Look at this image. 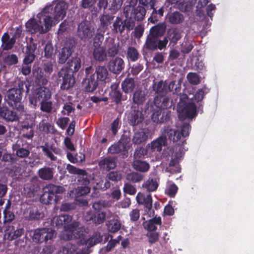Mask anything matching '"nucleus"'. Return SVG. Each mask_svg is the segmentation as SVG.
<instances>
[{
  "label": "nucleus",
  "mask_w": 254,
  "mask_h": 254,
  "mask_svg": "<svg viewBox=\"0 0 254 254\" xmlns=\"http://www.w3.org/2000/svg\"><path fill=\"white\" fill-rule=\"evenodd\" d=\"M164 95L156 96L154 99H149L145 106V112H150L154 111V107L155 106L158 109H161L162 101Z\"/></svg>",
  "instance_id": "a878e982"
},
{
  "label": "nucleus",
  "mask_w": 254,
  "mask_h": 254,
  "mask_svg": "<svg viewBox=\"0 0 254 254\" xmlns=\"http://www.w3.org/2000/svg\"><path fill=\"white\" fill-rule=\"evenodd\" d=\"M168 90L174 94H178L181 90V83L180 80L177 82L172 81L168 86ZM176 98L178 95H175ZM179 102L177 104V111L178 117L180 120L184 121L186 119H192L196 115V106L193 103L189 101L188 96L186 94H180Z\"/></svg>",
  "instance_id": "f03ea898"
},
{
  "label": "nucleus",
  "mask_w": 254,
  "mask_h": 254,
  "mask_svg": "<svg viewBox=\"0 0 254 254\" xmlns=\"http://www.w3.org/2000/svg\"><path fill=\"white\" fill-rule=\"evenodd\" d=\"M51 97V92L48 88L39 87L37 88L34 92L29 96L30 103L36 105L38 103H41L46 100H49Z\"/></svg>",
  "instance_id": "39448f33"
},
{
  "label": "nucleus",
  "mask_w": 254,
  "mask_h": 254,
  "mask_svg": "<svg viewBox=\"0 0 254 254\" xmlns=\"http://www.w3.org/2000/svg\"><path fill=\"white\" fill-rule=\"evenodd\" d=\"M153 90L159 95H165L168 91V85L166 82L161 80L153 83Z\"/></svg>",
  "instance_id": "4c0bfd02"
},
{
  "label": "nucleus",
  "mask_w": 254,
  "mask_h": 254,
  "mask_svg": "<svg viewBox=\"0 0 254 254\" xmlns=\"http://www.w3.org/2000/svg\"><path fill=\"white\" fill-rule=\"evenodd\" d=\"M168 20L169 22L172 24H178L183 22L184 20V17L179 12L175 11L169 15Z\"/></svg>",
  "instance_id": "09e8293b"
},
{
  "label": "nucleus",
  "mask_w": 254,
  "mask_h": 254,
  "mask_svg": "<svg viewBox=\"0 0 254 254\" xmlns=\"http://www.w3.org/2000/svg\"><path fill=\"white\" fill-rule=\"evenodd\" d=\"M106 212L102 211L89 210L84 215V219L87 222H91L96 225L102 224L106 220Z\"/></svg>",
  "instance_id": "9b49d317"
},
{
  "label": "nucleus",
  "mask_w": 254,
  "mask_h": 254,
  "mask_svg": "<svg viewBox=\"0 0 254 254\" xmlns=\"http://www.w3.org/2000/svg\"><path fill=\"white\" fill-rule=\"evenodd\" d=\"M173 98H174L175 101H174L173 99H171L168 96H163L161 109L163 110L167 108H171L172 107H173L174 108L177 102V98L175 95H174Z\"/></svg>",
  "instance_id": "3c124183"
},
{
  "label": "nucleus",
  "mask_w": 254,
  "mask_h": 254,
  "mask_svg": "<svg viewBox=\"0 0 254 254\" xmlns=\"http://www.w3.org/2000/svg\"><path fill=\"white\" fill-rule=\"evenodd\" d=\"M82 85L85 91L93 92L98 86V81L95 79V74H92L83 80Z\"/></svg>",
  "instance_id": "b1692460"
},
{
  "label": "nucleus",
  "mask_w": 254,
  "mask_h": 254,
  "mask_svg": "<svg viewBox=\"0 0 254 254\" xmlns=\"http://www.w3.org/2000/svg\"><path fill=\"white\" fill-rule=\"evenodd\" d=\"M33 80L37 86H45L48 83V77L44 74L42 68L36 67L32 70Z\"/></svg>",
  "instance_id": "a211bd4d"
},
{
  "label": "nucleus",
  "mask_w": 254,
  "mask_h": 254,
  "mask_svg": "<svg viewBox=\"0 0 254 254\" xmlns=\"http://www.w3.org/2000/svg\"><path fill=\"white\" fill-rule=\"evenodd\" d=\"M65 191V188L61 186H57L53 184L46 185L42 189V193L40 195V202L45 205L57 204L60 199L59 194Z\"/></svg>",
  "instance_id": "7ed1b4c3"
},
{
  "label": "nucleus",
  "mask_w": 254,
  "mask_h": 254,
  "mask_svg": "<svg viewBox=\"0 0 254 254\" xmlns=\"http://www.w3.org/2000/svg\"><path fill=\"white\" fill-rule=\"evenodd\" d=\"M124 21L122 18L117 17L114 22L112 28V30L114 33H120L121 34L125 31Z\"/></svg>",
  "instance_id": "de8ad7c7"
},
{
  "label": "nucleus",
  "mask_w": 254,
  "mask_h": 254,
  "mask_svg": "<svg viewBox=\"0 0 254 254\" xmlns=\"http://www.w3.org/2000/svg\"><path fill=\"white\" fill-rule=\"evenodd\" d=\"M93 33L90 24L87 22L82 21L78 25L77 34L80 39L86 40L91 39Z\"/></svg>",
  "instance_id": "f8f14e48"
},
{
  "label": "nucleus",
  "mask_w": 254,
  "mask_h": 254,
  "mask_svg": "<svg viewBox=\"0 0 254 254\" xmlns=\"http://www.w3.org/2000/svg\"><path fill=\"white\" fill-rule=\"evenodd\" d=\"M26 28L29 32L32 34L39 33L43 34L44 33V26L42 23V21L39 19L36 20L35 19H29L25 24Z\"/></svg>",
  "instance_id": "6ab92c4d"
},
{
  "label": "nucleus",
  "mask_w": 254,
  "mask_h": 254,
  "mask_svg": "<svg viewBox=\"0 0 254 254\" xmlns=\"http://www.w3.org/2000/svg\"><path fill=\"white\" fill-rule=\"evenodd\" d=\"M122 88L126 93L132 92L135 87L134 80L132 78H126L122 83Z\"/></svg>",
  "instance_id": "c03bdc74"
},
{
  "label": "nucleus",
  "mask_w": 254,
  "mask_h": 254,
  "mask_svg": "<svg viewBox=\"0 0 254 254\" xmlns=\"http://www.w3.org/2000/svg\"><path fill=\"white\" fill-rule=\"evenodd\" d=\"M106 225L108 231L113 233L117 232L121 227V222L117 219H113L109 221Z\"/></svg>",
  "instance_id": "49530a36"
},
{
  "label": "nucleus",
  "mask_w": 254,
  "mask_h": 254,
  "mask_svg": "<svg viewBox=\"0 0 254 254\" xmlns=\"http://www.w3.org/2000/svg\"><path fill=\"white\" fill-rule=\"evenodd\" d=\"M146 100L145 94L144 91L140 89L136 90L133 94L132 100L133 103L137 105H142Z\"/></svg>",
  "instance_id": "37998d69"
},
{
  "label": "nucleus",
  "mask_w": 254,
  "mask_h": 254,
  "mask_svg": "<svg viewBox=\"0 0 254 254\" xmlns=\"http://www.w3.org/2000/svg\"><path fill=\"white\" fill-rule=\"evenodd\" d=\"M181 38V35L179 30L176 28H171L168 30L166 36L164 38L167 40V43L169 40L171 43L176 44Z\"/></svg>",
  "instance_id": "cd10ccee"
},
{
  "label": "nucleus",
  "mask_w": 254,
  "mask_h": 254,
  "mask_svg": "<svg viewBox=\"0 0 254 254\" xmlns=\"http://www.w3.org/2000/svg\"><path fill=\"white\" fill-rule=\"evenodd\" d=\"M83 172L78 175L77 183L83 186H88L90 184V176L85 170H83Z\"/></svg>",
  "instance_id": "5fc2aeb1"
},
{
  "label": "nucleus",
  "mask_w": 254,
  "mask_h": 254,
  "mask_svg": "<svg viewBox=\"0 0 254 254\" xmlns=\"http://www.w3.org/2000/svg\"><path fill=\"white\" fill-rule=\"evenodd\" d=\"M43 216L44 214L40 212L38 208L34 206L30 210L28 218L29 220L39 219Z\"/></svg>",
  "instance_id": "69168bd1"
},
{
  "label": "nucleus",
  "mask_w": 254,
  "mask_h": 254,
  "mask_svg": "<svg viewBox=\"0 0 254 254\" xmlns=\"http://www.w3.org/2000/svg\"><path fill=\"white\" fill-rule=\"evenodd\" d=\"M167 44V40L163 38V40L148 35L144 47L148 51H154L158 49L162 50L166 48Z\"/></svg>",
  "instance_id": "0eeeda50"
},
{
  "label": "nucleus",
  "mask_w": 254,
  "mask_h": 254,
  "mask_svg": "<svg viewBox=\"0 0 254 254\" xmlns=\"http://www.w3.org/2000/svg\"><path fill=\"white\" fill-rule=\"evenodd\" d=\"M16 88H11L7 91L4 97L6 103L12 110L16 108Z\"/></svg>",
  "instance_id": "c756f323"
},
{
  "label": "nucleus",
  "mask_w": 254,
  "mask_h": 254,
  "mask_svg": "<svg viewBox=\"0 0 254 254\" xmlns=\"http://www.w3.org/2000/svg\"><path fill=\"white\" fill-rule=\"evenodd\" d=\"M151 115L152 121L157 124H162L169 121L170 119V112L165 111L161 109L152 111Z\"/></svg>",
  "instance_id": "aec40b11"
},
{
  "label": "nucleus",
  "mask_w": 254,
  "mask_h": 254,
  "mask_svg": "<svg viewBox=\"0 0 254 254\" xmlns=\"http://www.w3.org/2000/svg\"><path fill=\"white\" fill-rule=\"evenodd\" d=\"M191 127L189 123H185L181 127V131L173 129L169 126H165L163 128L165 137H160L151 143L150 148L152 152H160L162 150L163 146L166 144V137L173 142H176L180 146V150L184 149L183 146L187 143L185 138L190 134Z\"/></svg>",
  "instance_id": "f257e3e1"
},
{
  "label": "nucleus",
  "mask_w": 254,
  "mask_h": 254,
  "mask_svg": "<svg viewBox=\"0 0 254 254\" xmlns=\"http://www.w3.org/2000/svg\"><path fill=\"white\" fill-rule=\"evenodd\" d=\"M17 130L18 131L35 126L34 121L29 115H24V118L17 115Z\"/></svg>",
  "instance_id": "5701e85b"
},
{
  "label": "nucleus",
  "mask_w": 254,
  "mask_h": 254,
  "mask_svg": "<svg viewBox=\"0 0 254 254\" xmlns=\"http://www.w3.org/2000/svg\"><path fill=\"white\" fill-rule=\"evenodd\" d=\"M73 74L71 68L63 67L60 69L58 72L57 80L61 84V89L68 90L74 85L75 81Z\"/></svg>",
  "instance_id": "20e7f679"
},
{
  "label": "nucleus",
  "mask_w": 254,
  "mask_h": 254,
  "mask_svg": "<svg viewBox=\"0 0 254 254\" xmlns=\"http://www.w3.org/2000/svg\"><path fill=\"white\" fill-rule=\"evenodd\" d=\"M171 4L178 3L179 8L182 11L187 12L192 10L193 1H168Z\"/></svg>",
  "instance_id": "a18cd8bd"
},
{
  "label": "nucleus",
  "mask_w": 254,
  "mask_h": 254,
  "mask_svg": "<svg viewBox=\"0 0 254 254\" xmlns=\"http://www.w3.org/2000/svg\"><path fill=\"white\" fill-rule=\"evenodd\" d=\"M22 45L19 47L21 48L23 53L25 54V58L23 59V63L25 64H30L31 65V63L33 62L35 58V51L37 49V44L35 43H30L28 44L26 43V45L25 46V49L24 48H22Z\"/></svg>",
  "instance_id": "4468645a"
},
{
  "label": "nucleus",
  "mask_w": 254,
  "mask_h": 254,
  "mask_svg": "<svg viewBox=\"0 0 254 254\" xmlns=\"http://www.w3.org/2000/svg\"><path fill=\"white\" fill-rule=\"evenodd\" d=\"M71 54L72 51L70 47H64L62 49L58 55V63L61 64L65 63Z\"/></svg>",
  "instance_id": "79ce46f5"
},
{
  "label": "nucleus",
  "mask_w": 254,
  "mask_h": 254,
  "mask_svg": "<svg viewBox=\"0 0 254 254\" xmlns=\"http://www.w3.org/2000/svg\"><path fill=\"white\" fill-rule=\"evenodd\" d=\"M93 59L99 62H104L107 60V53L105 47L93 48L92 51Z\"/></svg>",
  "instance_id": "393cba45"
},
{
  "label": "nucleus",
  "mask_w": 254,
  "mask_h": 254,
  "mask_svg": "<svg viewBox=\"0 0 254 254\" xmlns=\"http://www.w3.org/2000/svg\"><path fill=\"white\" fill-rule=\"evenodd\" d=\"M126 150L124 145L121 144L119 141L114 144L112 145L108 149L109 153L119 154Z\"/></svg>",
  "instance_id": "13d9d810"
},
{
  "label": "nucleus",
  "mask_w": 254,
  "mask_h": 254,
  "mask_svg": "<svg viewBox=\"0 0 254 254\" xmlns=\"http://www.w3.org/2000/svg\"><path fill=\"white\" fill-rule=\"evenodd\" d=\"M75 111V105L71 102H66L64 104L61 113L63 115L72 116Z\"/></svg>",
  "instance_id": "864d4df0"
},
{
  "label": "nucleus",
  "mask_w": 254,
  "mask_h": 254,
  "mask_svg": "<svg viewBox=\"0 0 254 254\" xmlns=\"http://www.w3.org/2000/svg\"><path fill=\"white\" fill-rule=\"evenodd\" d=\"M40 148L42 149L44 155L51 161H56L57 157L54 155H62L61 149L53 145H50L48 142L45 143L44 145H41Z\"/></svg>",
  "instance_id": "ddd939ff"
},
{
  "label": "nucleus",
  "mask_w": 254,
  "mask_h": 254,
  "mask_svg": "<svg viewBox=\"0 0 254 254\" xmlns=\"http://www.w3.org/2000/svg\"><path fill=\"white\" fill-rule=\"evenodd\" d=\"M138 51L133 47H129L127 51V58L131 62L136 61L139 57Z\"/></svg>",
  "instance_id": "4d7b16f0"
},
{
  "label": "nucleus",
  "mask_w": 254,
  "mask_h": 254,
  "mask_svg": "<svg viewBox=\"0 0 254 254\" xmlns=\"http://www.w3.org/2000/svg\"><path fill=\"white\" fill-rule=\"evenodd\" d=\"M137 202L144 206L145 208V211H150L152 208V198L150 194H144V193L138 192L136 196Z\"/></svg>",
  "instance_id": "412c9836"
},
{
  "label": "nucleus",
  "mask_w": 254,
  "mask_h": 254,
  "mask_svg": "<svg viewBox=\"0 0 254 254\" xmlns=\"http://www.w3.org/2000/svg\"><path fill=\"white\" fill-rule=\"evenodd\" d=\"M102 241V237L99 233H95L89 239L81 240L82 244H85L87 248H91L97 244L99 243Z\"/></svg>",
  "instance_id": "ea45409f"
},
{
  "label": "nucleus",
  "mask_w": 254,
  "mask_h": 254,
  "mask_svg": "<svg viewBox=\"0 0 254 254\" xmlns=\"http://www.w3.org/2000/svg\"><path fill=\"white\" fill-rule=\"evenodd\" d=\"M1 45L0 48L2 51H8L12 49L16 43V34L10 38L7 32L3 33L1 38Z\"/></svg>",
  "instance_id": "4be33fe9"
},
{
  "label": "nucleus",
  "mask_w": 254,
  "mask_h": 254,
  "mask_svg": "<svg viewBox=\"0 0 254 254\" xmlns=\"http://www.w3.org/2000/svg\"><path fill=\"white\" fill-rule=\"evenodd\" d=\"M38 175L43 180H51L54 177V170L49 167L45 166L39 169Z\"/></svg>",
  "instance_id": "2f4dec72"
},
{
  "label": "nucleus",
  "mask_w": 254,
  "mask_h": 254,
  "mask_svg": "<svg viewBox=\"0 0 254 254\" xmlns=\"http://www.w3.org/2000/svg\"><path fill=\"white\" fill-rule=\"evenodd\" d=\"M34 127H31L25 129H20L19 134L27 139H32L34 135Z\"/></svg>",
  "instance_id": "0e129e2a"
},
{
  "label": "nucleus",
  "mask_w": 254,
  "mask_h": 254,
  "mask_svg": "<svg viewBox=\"0 0 254 254\" xmlns=\"http://www.w3.org/2000/svg\"><path fill=\"white\" fill-rule=\"evenodd\" d=\"M95 74L97 80L99 81L106 82L108 78L109 71L107 67L104 65H98L96 66Z\"/></svg>",
  "instance_id": "7c9ffc66"
},
{
  "label": "nucleus",
  "mask_w": 254,
  "mask_h": 254,
  "mask_svg": "<svg viewBox=\"0 0 254 254\" xmlns=\"http://www.w3.org/2000/svg\"><path fill=\"white\" fill-rule=\"evenodd\" d=\"M99 165L101 168L108 170L113 169L116 167V159L113 157L105 158L99 161Z\"/></svg>",
  "instance_id": "e433bc0d"
},
{
  "label": "nucleus",
  "mask_w": 254,
  "mask_h": 254,
  "mask_svg": "<svg viewBox=\"0 0 254 254\" xmlns=\"http://www.w3.org/2000/svg\"><path fill=\"white\" fill-rule=\"evenodd\" d=\"M67 4L65 1H59V2L56 5L53 11L54 20L56 23L60 20H62L66 14V10Z\"/></svg>",
  "instance_id": "dca6fc26"
},
{
  "label": "nucleus",
  "mask_w": 254,
  "mask_h": 254,
  "mask_svg": "<svg viewBox=\"0 0 254 254\" xmlns=\"http://www.w3.org/2000/svg\"><path fill=\"white\" fill-rule=\"evenodd\" d=\"M129 125L135 127L141 124L144 120V116L141 111L135 109L132 110L127 117Z\"/></svg>",
  "instance_id": "f3484780"
},
{
  "label": "nucleus",
  "mask_w": 254,
  "mask_h": 254,
  "mask_svg": "<svg viewBox=\"0 0 254 254\" xmlns=\"http://www.w3.org/2000/svg\"><path fill=\"white\" fill-rule=\"evenodd\" d=\"M55 231L50 228L37 229L34 231L32 240L37 243L47 242L52 240L54 237Z\"/></svg>",
  "instance_id": "1a4fd4ad"
},
{
  "label": "nucleus",
  "mask_w": 254,
  "mask_h": 254,
  "mask_svg": "<svg viewBox=\"0 0 254 254\" xmlns=\"http://www.w3.org/2000/svg\"><path fill=\"white\" fill-rule=\"evenodd\" d=\"M147 139V135L143 130L139 131L134 133L132 142L135 144H139L145 142Z\"/></svg>",
  "instance_id": "603ef678"
},
{
  "label": "nucleus",
  "mask_w": 254,
  "mask_h": 254,
  "mask_svg": "<svg viewBox=\"0 0 254 254\" xmlns=\"http://www.w3.org/2000/svg\"><path fill=\"white\" fill-rule=\"evenodd\" d=\"M137 1H135L134 3V1H126L124 8L128 7L129 13L134 19L137 21H141L144 19L146 11L145 8L142 6L138 5L136 7H134V4H136Z\"/></svg>",
  "instance_id": "9d476101"
},
{
  "label": "nucleus",
  "mask_w": 254,
  "mask_h": 254,
  "mask_svg": "<svg viewBox=\"0 0 254 254\" xmlns=\"http://www.w3.org/2000/svg\"><path fill=\"white\" fill-rule=\"evenodd\" d=\"M114 18V16L109 14L102 15L100 19L101 27L105 30L107 29L108 26L111 24Z\"/></svg>",
  "instance_id": "bf43d9fd"
},
{
  "label": "nucleus",
  "mask_w": 254,
  "mask_h": 254,
  "mask_svg": "<svg viewBox=\"0 0 254 254\" xmlns=\"http://www.w3.org/2000/svg\"><path fill=\"white\" fill-rule=\"evenodd\" d=\"M53 10V6L52 4L47 5L42 11L37 14V17L41 21L43 19L44 22V33L48 32L52 26L53 22L52 15V11Z\"/></svg>",
  "instance_id": "6e6552de"
},
{
  "label": "nucleus",
  "mask_w": 254,
  "mask_h": 254,
  "mask_svg": "<svg viewBox=\"0 0 254 254\" xmlns=\"http://www.w3.org/2000/svg\"><path fill=\"white\" fill-rule=\"evenodd\" d=\"M105 31H102L100 29H98L97 33H96L94 37L93 38V47H101V45L104 39V34Z\"/></svg>",
  "instance_id": "8fccbe9b"
},
{
  "label": "nucleus",
  "mask_w": 254,
  "mask_h": 254,
  "mask_svg": "<svg viewBox=\"0 0 254 254\" xmlns=\"http://www.w3.org/2000/svg\"><path fill=\"white\" fill-rule=\"evenodd\" d=\"M39 128L40 131L45 133L54 134L56 131L54 125L48 122L40 124Z\"/></svg>",
  "instance_id": "6e6d98bb"
},
{
  "label": "nucleus",
  "mask_w": 254,
  "mask_h": 254,
  "mask_svg": "<svg viewBox=\"0 0 254 254\" xmlns=\"http://www.w3.org/2000/svg\"><path fill=\"white\" fill-rule=\"evenodd\" d=\"M132 166L135 170L143 173L147 172L150 169L148 162L140 159H134Z\"/></svg>",
  "instance_id": "c9c22d12"
},
{
  "label": "nucleus",
  "mask_w": 254,
  "mask_h": 254,
  "mask_svg": "<svg viewBox=\"0 0 254 254\" xmlns=\"http://www.w3.org/2000/svg\"><path fill=\"white\" fill-rule=\"evenodd\" d=\"M39 189L38 184H34L32 182H30L24 185L23 187V191L22 193L27 197H33L36 192Z\"/></svg>",
  "instance_id": "bb28decb"
},
{
  "label": "nucleus",
  "mask_w": 254,
  "mask_h": 254,
  "mask_svg": "<svg viewBox=\"0 0 254 254\" xmlns=\"http://www.w3.org/2000/svg\"><path fill=\"white\" fill-rule=\"evenodd\" d=\"M72 217L69 215L64 214L54 217L52 220L51 224L58 229L63 227L65 231H72L73 224L71 223Z\"/></svg>",
  "instance_id": "423d86ee"
},
{
  "label": "nucleus",
  "mask_w": 254,
  "mask_h": 254,
  "mask_svg": "<svg viewBox=\"0 0 254 254\" xmlns=\"http://www.w3.org/2000/svg\"><path fill=\"white\" fill-rule=\"evenodd\" d=\"M67 68H71L73 73L77 72L81 66V61L78 57H72L67 63Z\"/></svg>",
  "instance_id": "a19ab883"
},
{
  "label": "nucleus",
  "mask_w": 254,
  "mask_h": 254,
  "mask_svg": "<svg viewBox=\"0 0 254 254\" xmlns=\"http://www.w3.org/2000/svg\"><path fill=\"white\" fill-rule=\"evenodd\" d=\"M110 98L112 102H115L116 104H119L122 101L127 100V96H123L122 92L116 87L112 89L109 94Z\"/></svg>",
  "instance_id": "f704fd0d"
},
{
  "label": "nucleus",
  "mask_w": 254,
  "mask_h": 254,
  "mask_svg": "<svg viewBox=\"0 0 254 254\" xmlns=\"http://www.w3.org/2000/svg\"><path fill=\"white\" fill-rule=\"evenodd\" d=\"M54 55V48L51 42H48L45 47L44 50V57L47 59H51Z\"/></svg>",
  "instance_id": "e2e57ef3"
},
{
  "label": "nucleus",
  "mask_w": 254,
  "mask_h": 254,
  "mask_svg": "<svg viewBox=\"0 0 254 254\" xmlns=\"http://www.w3.org/2000/svg\"><path fill=\"white\" fill-rule=\"evenodd\" d=\"M148 191H155L158 188V184L156 179H151L148 180L142 185Z\"/></svg>",
  "instance_id": "680f3d73"
},
{
  "label": "nucleus",
  "mask_w": 254,
  "mask_h": 254,
  "mask_svg": "<svg viewBox=\"0 0 254 254\" xmlns=\"http://www.w3.org/2000/svg\"><path fill=\"white\" fill-rule=\"evenodd\" d=\"M128 7L124 8V13L126 17V19L124 21L125 29L126 28L128 31L132 30L135 26V19L131 16V14L129 13Z\"/></svg>",
  "instance_id": "72a5a7b5"
},
{
  "label": "nucleus",
  "mask_w": 254,
  "mask_h": 254,
  "mask_svg": "<svg viewBox=\"0 0 254 254\" xmlns=\"http://www.w3.org/2000/svg\"><path fill=\"white\" fill-rule=\"evenodd\" d=\"M40 104V110L47 113H51L53 111V102L50 100H46L39 103Z\"/></svg>",
  "instance_id": "774afa93"
},
{
  "label": "nucleus",
  "mask_w": 254,
  "mask_h": 254,
  "mask_svg": "<svg viewBox=\"0 0 254 254\" xmlns=\"http://www.w3.org/2000/svg\"><path fill=\"white\" fill-rule=\"evenodd\" d=\"M91 190L89 186H78L70 191V195L76 198L87 194Z\"/></svg>",
  "instance_id": "58836bf2"
},
{
  "label": "nucleus",
  "mask_w": 254,
  "mask_h": 254,
  "mask_svg": "<svg viewBox=\"0 0 254 254\" xmlns=\"http://www.w3.org/2000/svg\"><path fill=\"white\" fill-rule=\"evenodd\" d=\"M125 64L124 60L120 57L113 58L108 63V68L112 73L119 74L124 69Z\"/></svg>",
  "instance_id": "2eb2a0df"
},
{
  "label": "nucleus",
  "mask_w": 254,
  "mask_h": 254,
  "mask_svg": "<svg viewBox=\"0 0 254 254\" xmlns=\"http://www.w3.org/2000/svg\"><path fill=\"white\" fill-rule=\"evenodd\" d=\"M166 29V26L164 23H159L150 29L148 35L159 39L164 34Z\"/></svg>",
  "instance_id": "c85d7f7f"
},
{
  "label": "nucleus",
  "mask_w": 254,
  "mask_h": 254,
  "mask_svg": "<svg viewBox=\"0 0 254 254\" xmlns=\"http://www.w3.org/2000/svg\"><path fill=\"white\" fill-rule=\"evenodd\" d=\"M127 178L128 181L132 183H138L141 181L143 178V175L137 172H132L127 174Z\"/></svg>",
  "instance_id": "338daca9"
},
{
  "label": "nucleus",
  "mask_w": 254,
  "mask_h": 254,
  "mask_svg": "<svg viewBox=\"0 0 254 254\" xmlns=\"http://www.w3.org/2000/svg\"><path fill=\"white\" fill-rule=\"evenodd\" d=\"M0 117L6 121H14L16 120V113L6 106L0 107Z\"/></svg>",
  "instance_id": "473e14b6"
},
{
  "label": "nucleus",
  "mask_w": 254,
  "mask_h": 254,
  "mask_svg": "<svg viewBox=\"0 0 254 254\" xmlns=\"http://www.w3.org/2000/svg\"><path fill=\"white\" fill-rule=\"evenodd\" d=\"M119 243L118 240L116 239H112L109 241L106 245V246L102 248L100 250V253L101 254H106L111 251L116 246L117 243Z\"/></svg>",
  "instance_id": "052dcab7"
}]
</instances>
